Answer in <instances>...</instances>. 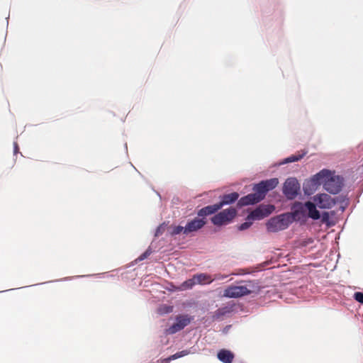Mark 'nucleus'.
<instances>
[{"mask_svg":"<svg viewBox=\"0 0 363 363\" xmlns=\"http://www.w3.org/2000/svg\"><path fill=\"white\" fill-rule=\"evenodd\" d=\"M191 323V318L187 315H178L176 318V323L167 329V334H174L182 329Z\"/></svg>","mask_w":363,"mask_h":363,"instance_id":"nucleus-7","label":"nucleus"},{"mask_svg":"<svg viewBox=\"0 0 363 363\" xmlns=\"http://www.w3.org/2000/svg\"><path fill=\"white\" fill-rule=\"evenodd\" d=\"M328 218V213H324V218H323V219H326V218Z\"/></svg>","mask_w":363,"mask_h":363,"instance_id":"nucleus-31","label":"nucleus"},{"mask_svg":"<svg viewBox=\"0 0 363 363\" xmlns=\"http://www.w3.org/2000/svg\"><path fill=\"white\" fill-rule=\"evenodd\" d=\"M218 210H220L219 206H218L217 203H216L213 205H210L202 208L198 211L197 215L199 217L205 218L206 216L213 214Z\"/></svg>","mask_w":363,"mask_h":363,"instance_id":"nucleus-14","label":"nucleus"},{"mask_svg":"<svg viewBox=\"0 0 363 363\" xmlns=\"http://www.w3.org/2000/svg\"><path fill=\"white\" fill-rule=\"evenodd\" d=\"M293 217L289 213H283L270 218L267 223L269 232L276 233L286 229L293 222Z\"/></svg>","mask_w":363,"mask_h":363,"instance_id":"nucleus-1","label":"nucleus"},{"mask_svg":"<svg viewBox=\"0 0 363 363\" xmlns=\"http://www.w3.org/2000/svg\"><path fill=\"white\" fill-rule=\"evenodd\" d=\"M152 253V250L148 248L145 252H143L141 255L138 257L137 260L142 261L146 258H147Z\"/></svg>","mask_w":363,"mask_h":363,"instance_id":"nucleus-24","label":"nucleus"},{"mask_svg":"<svg viewBox=\"0 0 363 363\" xmlns=\"http://www.w3.org/2000/svg\"><path fill=\"white\" fill-rule=\"evenodd\" d=\"M182 233L184 234V227L181 225L171 227L170 234L172 235H179Z\"/></svg>","mask_w":363,"mask_h":363,"instance_id":"nucleus-22","label":"nucleus"},{"mask_svg":"<svg viewBox=\"0 0 363 363\" xmlns=\"http://www.w3.org/2000/svg\"><path fill=\"white\" fill-rule=\"evenodd\" d=\"M218 359L223 363H232L234 354L228 350L222 349L217 354Z\"/></svg>","mask_w":363,"mask_h":363,"instance_id":"nucleus-16","label":"nucleus"},{"mask_svg":"<svg viewBox=\"0 0 363 363\" xmlns=\"http://www.w3.org/2000/svg\"><path fill=\"white\" fill-rule=\"evenodd\" d=\"M157 311L160 315L169 313L173 311V306L162 305L158 308Z\"/></svg>","mask_w":363,"mask_h":363,"instance_id":"nucleus-21","label":"nucleus"},{"mask_svg":"<svg viewBox=\"0 0 363 363\" xmlns=\"http://www.w3.org/2000/svg\"><path fill=\"white\" fill-rule=\"evenodd\" d=\"M306 155V152H303L302 154L291 155L285 159L284 163H290L300 160L303 157Z\"/></svg>","mask_w":363,"mask_h":363,"instance_id":"nucleus-20","label":"nucleus"},{"mask_svg":"<svg viewBox=\"0 0 363 363\" xmlns=\"http://www.w3.org/2000/svg\"><path fill=\"white\" fill-rule=\"evenodd\" d=\"M251 291L245 286H230L223 291V296L227 298H239L248 295Z\"/></svg>","mask_w":363,"mask_h":363,"instance_id":"nucleus-5","label":"nucleus"},{"mask_svg":"<svg viewBox=\"0 0 363 363\" xmlns=\"http://www.w3.org/2000/svg\"><path fill=\"white\" fill-rule=\"evenodd\" d=\"M18 151V145L17 143H14V153L16 154Z\"/></svg>","mask_w":363,"mask_h":363,"instance_id":"nucleus-30","label":"nucleus"},{"mask_svg":"<svg viewBox=\"0 0 363 363\" xmlns=\"http://www.w3.org/2000/svg\"><path fill=\"white\" fill-rule=\"evenodd\" d=\"M194 279L198 284H211L213 281L210 275L204 273L195 274Z\"/></svg>","mask_w":363,"mask_h":363,"instance_id":"nucleus-17","label":"nucleus"},{"mask_svg":"<svg viewBox=\"0 0 363 363\" xmlns=\"http://www.w3.org/2000/svg\"><path fill=\"white\" fill-rule=\"evenodd\" d=\"M164 229L165 227L163 225H160L156 230L155 235L159 236L162 235L164 233Z\"/></svg>","mask_w":363,"mask_h":363,"instance_id":"nucleus-27","label":"nucleus"},{"mask_svg":"<svg viewBox=\"0 0 363 363\" xmlns=\"http://www.w3.org/2000/svg\"><path fill=\"white\" fill-rule=\"evenodd\" d=\"M300 184L296 178H289L286 180L283 193L289 199H294L298 194Z\"/></svg>","mask_w":363,"mask_h":363,"instance_id":"nucleus-4","label":"nucleus"},{"mask_svg":"<svg viewBox=\"0 0 363 363\" xmlns=\"http://www.w3.org/2000/svg\"><path fill=\"white\" fill-rule=\"evenodd\" d=\"M323 187L327 191L336 194L342 189V182L339 177L333 176L330 173V176L325 182Z\"/></svg>","mask_w":363,"mask_h":363,"instance_id":"nucleus-6","label":"nucleus"},{"mask_svg":"<svg viewBox=\"0 0 363 363\" xmlns=\"http://www.w3.org/2000/svg\"><path fill=\"white\" fill-rule=\"evenodd\" d=\"M206 218H194L193 220L189 221L184 226V235H189L192 233L199 230L206 225Z\"/></svg>","mask_w":363,"mask_h":363,"instance_id":"nucleus-9","label":"nucleus"},{"mask_svg":"<svg viewBox=\"0 0 363 363\" xmlns=\"http://www.w3.org/2000/svg\"><path fill=\"white\" fill-rule=\"evenodd\" d=\"M278 184L279 180L277 178L264 180L255 184L253 187V190L259 198L262 197V200L264 199L267 193L269 191L274 189Z\"/></svg>","mask_w":363,"mask_h":363,"instance_id":"nucleus-3","label":"nucleus"},{"mask_svg":"<svg viewBox=\"0 0 363 363\" xmlns=\"http://www.w3.org/2000/svg\"><path fill=\"white\" fill-rule=\"evenodd\" d=\"M330 176V171L328 169H323L316 174H315L310 180L311 185L317 186L320 184H325L327 178Z\"/></svg>","mask_w":363,"mask_h":363,"instance_id":"nucleus-10","label":"nucleus"},{"mask_svg":"<svg viewBox=\"0 0 363 363\" xmlns=\"http://www.w3.org/2000/svg\"><path fill=\"white\" fill-rule=\"evenodd\" d=\"M180 357H180L179 352H177V353L171 355L168 358L164 359L162 360V363H169L171 360H174V359L180 358Z\"/></svg>","mask_w":363,"mask_h":363,"instance_id":"nucleus-23","label":"nucleus"},{"mask_svg":"<svg viewBox=\"0 0 363 363\" xmlns=\"http://www.w3.org/2000/svg\"><path fill=\"white\" fill-rule=\"evenodd\" d=\"M262 201V197H259L255 193L249 194L242 197L238 202V206L242 207L248 205L255 204Z\"/></svg>","mask_w":363,"mask_h":363,"instance_id":"nucleus-11","label":"nucleus"},{"mask_svg":"<svg viewBox=\"0 0 363 363\" xmlns=\"http://www.w3.org/2000/svg\"><path fill=\"white\" fill-rule=\"evenodd\" d=\"M313 201L320 208H331L335 205V201L327 194H320L313 196Z\"/></svg>","mask_w":363,"mask_h":363,"instance_id":"nucleus-8","label":"nucleus"},{"mask_svg":"<svg viewBox=\"0 0 363 363\" xmlns=\"http://www.w3.org/2000/svg\"><path fill=\"white\" fill-rule=\"evenodd\" d=\"M237 215V210L230 207L225 209L211 218V222L217 226H221L230 223Z\"/></svg>","mask_w":363,"mask_h":363,"instance_id":"nucleus-2","label":"nucleus"},{"mask_svg":"<svg viewBox=\"0 0 363 363\" xmlns=\"http://www.w3.org/2000/svg\"><path fill=\"white\" fill-rule=\"evenodd\" d=\"M354 299L363 304V293L362 292H355L354 294Z\"/></svg>","mask_w":363,"mask_h":363,"instance_id":"nucleus-25","label":"nucleus"},{"mask_svg":"<svg viewBox=\"0 0 363 363\" xmlns=\"http://www.w3.org/2000/svg\"><path fill=\"white\" fill-rule=\"evenodd\" d=\"M227 276L226 275H216L215 278H213V280L214 279H225L226 278Z\"/></svg>","mask_w":363,"mask_h":363,"instance_id":"nucleus-29","label":"nucleus"},{"mask_svg":"<svg viewBox=\"0 0 363 363\" xmlns=\"http://www.w3.org/2000/svg\"><path fill=\"white\" fill-rule=\"evenodd\" d=\"M230 310L228 307L218 308L214 312L213 315V319L218 320L226 313H229Z\"/></svg>","mask_w":363,"mask_h":363,"instance_id":"nucleus-19","label":"nucleus"},{"mask_svg":"<svg viewBox=\"0 0 363 363\" xmlns=\"http://www.w3.org/2000/svg\"><path fill=\"white\" fill-rule=\"evenodd\" d=\"M271 213L265 207H258L255 210L252 211L247 216L248 220H260L267 217Z\"/></svg>","mask_w":363,"mask_h":363,"instance_id":"nucleus-12","label":"nucleus"},{"mask_svg":"<svg viewBox=\"0 0 363 363\" xmlns=\"http://www.w3.org/2000/svg\"><path fill=\"white\" fill-rule=\"evenodd\" d=\"M239 198V194L237 192H233L230 194H225L221 197L220 201L218 203V206L220 209L225 205L231 204L237 201Z\"/></svg>","mask_w":363,"mask_h":363,"instance_id":"nucleus-13","label":"nucleus"},{"mask_svg":"<svg viewBox=\"0 0 363 363\" xmlns=\"http://www.w3.org/2000/svg\"><path fill=\"white\" fill-rule=\"evenodd\" d=\"M195 284H196V280L194 279V276L192 279H189L184 281L179 286V289H181V290L189 289H191Z\"/></svg>","mask_w":363,"mask_h":363,"instance_id":"nucleus-18","label":"nucleus"},{"mask_svg":"<svg viewBox=\"0 0 363 363\" xmlns=\"http://www.w3.org/2000/svg\"><path fill=\"white\" fill-rule=\"evenodd\" d=\"M178 352L181 357H184L190 353V352L187 350H182V351Z\"/></svg>","mask_w":363,"mask_h":363,"instance_id":"nucleus-28","label":"nucleus"},{"mask_svg":"<svg viewBox=\"0 0 363 363\" xmlns=\"http://www.w3.org/2000/svg\"><path fill=\"white\" fill-rule=\"evenodd\" d=\"M252 223L251 222H245L243 223H242L240 226H239V230H246L248 228H250V226L251 225Z\"/></svg>","mask_w":363,"mask_h":363,"instance_id":"nucleus-26","label":"nucleus"},{"mask_svg":"<svg viewBox=\"0 0 363 363\" xmlns=\"http://www.w3.org/2000/svg\"><path fill=\"white\" fill-rule=\"evenodd\" d=\"M303 206L308 210V217L313 218V220H318L320 218V213L316 209L315 205L313 203L307 201L304 203Z\"/></svg>","mask_w":363,"mask_h":363,"instance_id":"nucleus-15","label":"nucleus"}]
</instances>
